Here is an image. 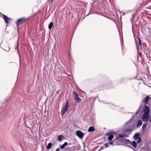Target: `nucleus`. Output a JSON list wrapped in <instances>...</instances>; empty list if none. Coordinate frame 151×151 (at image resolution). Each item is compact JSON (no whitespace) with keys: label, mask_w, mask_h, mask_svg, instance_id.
I'll list each match as a JSON object with an SVG mask.
<instances>
[{"label":"nucleus","mask_w":151,"mask_h":151,"mask_svg":"<svg viewBox=\"0 0 151 151\" xmlns=\"http://www.w3.org/2000/svg\"><path fill=\"white\" fill-rule=\"evenodd\" d=\"M144 114L142 116V120L143 122H147L150 117V109L149 106L146 105L144 106L142 111Z\"/></svg>","instance_id":"1"},{"label":"nucleus","mask_w":151,"mask_h":151,"mask_svg":"<svg viewBox=\"0 0 151 151\" xmlns=\"http://www.w3.org/2000/svg\"><path fill=\"white\" fill-rule=\"evenodd\" d=\"M132 129H123L122 130L123 134H119L117 136L116 139L117 140H123V138L124 137H127L130 133H131Z\"/></svg>","instance_id":"2"},{"label":"nucleus","mask_w":151,"mask_h":151,"mask_svg":"<svg viewBox=\"0 0 151 151\" xmlns=\"http://www.w3.org/2000/svg\"><path fill=\"white\" fill-rule=\"evenodd\" d=\"M26 19L25 18H22L18 19L16 22V24L17 27V29H18L19 25L23 24Z\"/></svg>","instance_id":"3"},{"label":"nucleus","mask_w":151,"mask_h":151,"mask_svg":"<svg viewBox=\"0 0 151 151\" xmlns=\"http://www.w3.org/2000/svg\"><path fill=\"white\" fill-rule=\"evenodd\" d=\"M140 135V133H136L133 137L134 139L135 140H137V143L140 142L142 140L141 138L139 137Z\"/></svg>","instance_id":"4"},{"label":"nucleus","mask_w":151,"mask_h":151,"mask_svg":"<svg viewBox=\"0 0 151 151\" xmlns=\"http://www.w3.org/2000/svg\"><path fill=\"white\" fill-rule=\"evenodd\" d=\"M73 95L74 96V99L76 102L78 103L81 101V99L78 97V94L76 91L73 92Z\"/></svg>","instance_id":"5"},{"label":"nucleus","mask_w":151,"mask_h":151,"mask_svg":"<svg viewBox=\"0 0 151 151\" xmlns=\"http://www.w3.org/2000/svg\"><path fill=\"white\" fill-rule=\"evenodd\" d=\"M69 108V103L68 101H67L65 103V106L63 110L61 111V114H63L66 112Z\"/></svg>","instance_id":"6"},{"label":"nucleus","mask_w":151,"mask_h":151,"mask_svg":"<svg viewBox=\"0 0 151 151\" xmlns=\"http://www.w3.org/2000/svg\"><path fill=\"white\" fill-rule=\"evenodd\" d=\"M115 133V132H110L107 133L106 134V136H108V139L109 141L111 140L114 137V136L113 134Z\"/></svg>","instance_id":"7"},{"label":"nucleus","mask_w":151,"mask_h":151,"mask_svg":"<svg viewBox=\"0 0 151 151\" xmlns=\"http://www.w3.org/2000/svg\"><path fill=\"white\" fill-rule=\"evenodd\" d=\"M1 14L3 16V18L4 19V21L6 24L9 23V21H11V18H8L6 16L2 13Z\"/></svg>","instance_id":"8"},{"label":"nucleus","mask_w":151,"mask_h":151,"mask_svg":"<svg viewBox=\"0 0 151 151\" xmlns=\"http://www.w3.org/2000/svg\"><path fill=\"white\" fill-rule=\"evenodd\" d=\"M77 135L81 139L84 135L83 133L82 132L80 131H78L76 132Z\"/></svg>","instance_id":"9"},{"label":"nucleus","mask_w":151,"mask_h":151,"mask_svg":"<svg viewBox=\"0 0 151 151\" xmlns=\"http://www.w3.org/2000/svg\"><path fill=\"white\" fill-rule=\"evenodd\" d=\"M150 99H151L149 96H147L142 101V102L144 103L145 104H148V102L149 101Z\"/></svg>","instance_id":"10"},{"label":"nucleus","mask_w":151,"mask_h":151,"mask_svg":"<svg viewBox=\"0 0 151 151\" xmlns=\"http://www.w3.org/2000/svg\"><path fill=\"white\" fill-rule=\"evenodd\" d=\"M135 116L133 115L131 118L129 119V121H127L126 123H125V125H127L129 124V123H131L133 120Z\"/></svg>","instance_id":"11"},{"label":"nucleus","mask_w":151,"mask_h":151,"mask_svg":"<svg viewBox=\"0 0 151 151\" xmlns=\"http://www.w3.org/2000/svg\"><path fill=\"white\" fill-rule=\"evenodd\" d=\"M143 150L146 151H151V149L150 147L147 145H145L143 147Z\"/></svg>","instance_id":"12"},{"label":"nucleus","mask_w":151,"mask_h":151,"mask_svg":"<svg viewBox=\"0 0 151 151\" xmlns=\"http://www.w3.org/2000/svg\"><path fill=\"white\" fill-rule=\"evenodd\" d=\"M142 105L141 104H140L139 108H138V109L137 110V111L135 113L136 115H137L140 112L142 108Z\"/></svg>","instance_id":"13"},{"label":"nucleus","mask_w":151,"mask_h":151,"mask_svg":"<svg viewBox=\"0 0 151 151\" xmlns=\"http://www.w3.org/2000/svg\"><path fill=\"white\" fill-rule=\"evenodd\" d=\"M95 130V128L93 126L90 127L88 130L89 132H91L94 131Z\"/></svg>","instance_id":"14"},{"label":"nucleus","mask_w":151,"mask_h":151,"mask_svg":"<svg viewBox=\"0 0 151 151\" xmlns=\"http://www.w3.org/2000/svg\"><path fill=\"white\" fill-rule=\"evenodd\" d=\"M130 145H132L134 148H136L137 147V144L135 141H132L131 142V143Z\"/></svg>","instance_id":"15"},{"label":"nucleus","mask_w":151,"mask_h":151,"mask_svg":"<svg viewBox=\"0 0 151 151\" xmlns=\"http://www.w3.org/2000/svg\"><path fill=\"white\" fill-rule=\"evenodd\" d=\"M63 136L62 135H59L58 137V140L60 142L63 139Z\"/></svg>","instance_id":"16"},{"label":"nucleus","mask_w":151,"mask_h":151,"mask_svg":"<svg viewBox=\"0 0 151 151\" xmlns=\"http://www.w3.org/2000/svg\"><path fill=\"white\" fill-rule=\"evenodd\" d=\"M142 124V122L141 120H139L137 125V127L138 128L141 126Z\"/></svg>","instance_id":"17"},{"label":"nucleus","mask_w":151,"mask_h":151,"mask_svg":"<svg viewBox=\"0 0 151 151\" xmlns=\"http://www.w3.org/2000/svg\"><path fill=\"white\" fill-rule=\"evenodd\" d=\"M68 145V143L67 142H65L62 145L60 146V148L61 149H64L65 147Z\"/></svg>","instance_id":"18"},{"label":"nucleus","mask_w":151,"mask_h":151,"mask_svg":"<svg viewBox=\"0 0 151 151\" xmlns=\"http://www.w3.org/2000/svg\"><path fill=\"white\" fill-rule=\"evenodd\" d=\"M147 124L146 123H144L142 127V129L143 131H145V129L147 127Z\"/></svg>","instance_id":"19"},{"label":"nucleus","mask_w":151,"mask_h":151,"mask_svg":"<svg viewBox=\"0 0 151 151\" xmlns=\"http://www.w3.org/2000/svg\"><path fill=\"white\" fill-rule=\"evenodd\" d=\"M52 144L51 143H49L46 147V148L48 149H50L52 147Z\"/></svg>","instance_id":"20"},{"label":"nucleus","mask_w":151,"mask_h":151,"mask_svg":"<svg viewBox=\"0 0 151 151\" xmlns=\"http://www.w3.org/2000/svg\"><path fill=\"white\" fill-rule=\"evenodd\" d=\"M53 25V23L52 22H50L48 25V28L49 29H51Z\"/></svg>","instance_id":"21"},{"label":"nucleus","mask_w":151,"mask_h":151,"mask_svg":"<svg viewBox=\"0 0 151 151\" xmlns=\"http://www.w3.org/2000/svg\"><path fill=\"white\" fill-rule=\"evenodd\" d=\"M124 141L126 142V144H128L129 145H130L131 144V142L128 139H126L124 140Z\"/></svg>","instance_id":"22"},{"label":"nucleus","mask_w":151,"mask_h":151,"mask_svg":"<svg viewBox=\"0 0 151 151\" xmlns=\"http://www.w3.org/2000/svg\"><path fill=\"white\" fill-rule=\"evenodd\" d=\"M137 56H140L141 58L142 57L141 53L140 52L139 50H137Z\"/></svg>","instance_id":"23"},{"label":"nucleus","mask_w":151,"mask_h":151,"mask_svg":"<svg viewBox=\"0 0 151 151\" xmlns=\"http://www.w3.org/2000/svg\"><path fill=\"white\" fill-rule=\"evenodd\" d=\"M108 145V143H106L103 145V146H104L105 148H107L109 147Z\"/></svg>","instance_id":"24"},{"label":"nucleus","mask_w":151,"mask_h":151,"mask_svg":"<svg viewBox=\"0 0 151 151\" xmlns=\"http://www.w3.org/2000/svg\"><path fill=\"white\" fill-rule=\"evenodd\" d=\"M138 40L139 41V43H139V46H141V41L139 38H138Z\"/></svg>","instance_id":"25"},{"label":"nucleus","mask_w":151,"mask_h":151,"mask_svg":"<svg viewBox=\"0 0 151 151\" xmlns=\"http://www.w3.org/2000/svg\"><path fill=\"white\" fill-rule=\"evenodd\" d=\"M103 145V146H102L99 149V151H100L101 150H102L103 149H104L105 147H104Z\"/></svg>","instance_id":"26"},{"label":"nucleus","mask_w":151,"mask_h":151,"mask_svg":"<svg viewBox=\"0 0 151 151\" xmlns=\"http://www.w3.org/2000/svg\"><path fill=\"white\" fill-rule=\"evenodd\" d=\"M114 143V142H113H113H111H111H109V143H108L109 144V145H113Z\"/></svg>","instance_id":"27"},{"label":"nucleus","mask_w":151,"mask_h":151,"mask_svg":"<svg viewBox=\"0 0 151 151\" xmlns=\"http://www.w3.org/2000/svg\"><path fill=\"white\" fill-rule=\"evenodd\" d=\"M109 106L110 108H113V107L114 106V105L112 104H109Z\"/></svg>","instance_id":"28"},{"label":"nucleus","mask_w":151,"mask_h":151,"mask_svg":"<svg viewBox=\"0 0 151 151\" xmlns=\"http://www.w3.org/2000/svg\"><path fill=\"white\" fill-rule=\"evenodd\" d=\"M18 43H17V47H16V48H15V49H16V50L17 49V51H18V53H19V50H18Z\"/></svg>","instance_id":"29"},{"label":"nucleus","mask_w":151,"mask_h":151,"mask_svg":"<svg viewBox=\"0 0 151 151\" xmlns=\"http://www.w3.org/2000/svg\"><path fill=\"white\" fill-rule=\"evenodd\" d=\"M8 102V100H7L6 99V100H5V101H4V102L3 103V104H5L6 102Z\"/></svg>","instance_id":"30"},{"label":"nucleus","mask_w":151,"mask_h":151,"mask_svg":"<svg viewBox=\"0 0 151 151\" xmlns=\"http://www.w3.org/2000/svg\"><path fill=\"white\" fill-rule=\"evenodd\" d=\"M60 149L59 148H58L55 151H59Z\"/></svg>","instance_id":"31"},{"label":"nucleus","mask_w":151,"mask_h":151,"mask_svg":"<svg viewBox=\"0 0 151 151\" xmlns=\"http://www.w3.org/2000/svg\"><path fill=\"white\" fill-rule=\"evenodd\" d=\"M9 49H10L9 48H8V49L5 50L7 51H8L9 50Z\"/></svg>","instance_id":"32"},{"label":"nucleus","mask_w":151,"mask_h":151,"mask_svg":"<svg viewBox=\"0 0 151 151\" xmlns=\"http://www.w3.org/2000/svg\"><path fill=\"white\" fill-rule=\"evenodd\" d=\"M149 120L150 122H151V117L150 118Z\"/></svg>","instance_id":"33"},{"label":"nucleus","mask_w":151,"mask_h":151,"mask_svg":"<svg viewBox=\"0 0 151 151\" xmlns=\"http://www.w3.org/2000/svg\"><path fill=\"white\" fill-rule=\"evenodd\" d=\"M53 0H51V3H52V2H53Z\"/></svg>","instance_id":"34"},{"label":"nucleus","mask_w":151,"mask_h":151,"mask_svg":"<svg viewBox=\"0 0 151 151\" xmlns=\"http://www.w3.org/2000/svg\"><path fill=\"white\" fill-rule=\"evenodd\" d=\"M68 145H71V144L70 143H69V144H68Z\"/></svg>","instance_id":"35"},{"label":"nucleus","mask_w":151,"mask_h":151,"mask_svg":"<svg viewBox=\"0 0 151 151\" xmlns=\"http://www.w3.org/2000/svg\"><path fill=\"white\" fill-rule=\"evenodd\" d=\"M128 146V147H130V146H129V145H128V146Z\"/></svg>","instance_id":"36"},{"label":"nucleus","mask_w":151,"mask_h":151,"mask_svg":"<svg viewBox=\"0 0 151 151\" xmlns=\"http://www.w3.org/2000/svg\"><path fill=\"white\" fill-rule=\"evenodd\" d=\"M89 15V14H88L87 15V16H88V15Z\"/></svg>","instance_id":"37"},{"label":"nucleus","mask_w":151,"mask_h":151,"mask_svg":"<svg viewBox=\"0 0 151 151\" xmlns=\"http://www.w3.org/2000/svg\"><path fill=\"white\" fill-rule=\"evenodd\" d=\"M19 72L18 73V75H19Z\"/></svg>","instance_id":"38"}]
</instances>
